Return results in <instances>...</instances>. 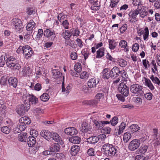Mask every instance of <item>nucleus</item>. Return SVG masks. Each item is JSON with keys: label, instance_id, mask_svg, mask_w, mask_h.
Listing matches in <instances>:
<instances>
[{"label": "nucleus", "instance_id": "nucleus-1", "mask_svg": "<svg viewBox=\"0 0 160 160\" xmlns=\"http://www.w3.org/2000/svg\"><path fill=\"white\" fill-rule=\"evenodd\" d=\"M102 148L105 154L110 156H114L117 152V150L115 146L109 143L104 145Z\"/></svg>", "mask_w": 160, "mask_h": 160}, {"label": "nucleus", "instance_id": "nucleus-2", "mask_svg": "<svg viewBox=\"0 0 160 160\" xmlns=\"http://www.w3.org/2000/svg\"><path fill=\"white\" fill-rule=\"evenodd\" d=\"M30 108V105L28 104H21L18 105L16 108L17 113L20 115L22 116L25 114Z\"/></svg>", "mask_w": 160, "mask_h": 160}, {"label": "nucleus", "instance_id": "nucleus-3", "mask_svg": "<svg viewBox=\"0 0 160 160\" xmlns=\"http://www.w3.org/2000/svg\"><path fill=\"white\" fill-rule=\"evenodd\" d=\"M21 49L23 51L24 55L25 56L26 58L27 59L30 57L33 53L32 48L28 45H26L23 47L20 46L18 50Z\"/></svg>", "mask_w": 160, "mask_h": 160}, {"label": "nucleus", "instance_id": "nucleus-4", "mask_svg": "<svg viewBox=\"0 0 160 160\" xmlns=\"http://www.w3.org/2000/svg\"><path fill=\"white\" fill-rule=\"evenodd\" d=\"M12 23L14 26L15 30L17 32L22 31L24 27L20 19L17 18H13L12 20Z\"/></svg>", "mask_w": 160, "mask_h": 160}, {"label": "nucleus", "instance_id": "nucleus-5", "mask_svg": "<svg viewBox=\"0 0 160 160\" xmlns=\"http://www.w3.org/2000/svg\"><path fill=\"white\" fill-rule=\"evenodd\" d=\"M118 90L125 97H127L129 93V88L124 83H120L118 85Z\"/></svg>", "mask_w": 160, "mask_h": 160}, {"label": "nucleus", "instance_id": "nucleus-6", "mask_svg": "<svg viewBox=\"0 0 160 160\" xmlns=\"http://www.w3.org/2000/svg\"><path fill=\"white\" fill-rule=\"evenodd\" d=\"M142 13V10L139 7L138 8L135 10L130 12L129 14L130 17H132V18L135 19L136 17L138 14H140L141 17L143 18L147 14V12H143Z\"/></svg>", "mask_w": 160, "mask_h": 160}, {"label": "nucleus", "instance_id": "nucleus-7", "mask_svg": "<svg viewBox=\"0 0 160 160\" xmlns=\"http://www.w3.org/2000/svg\"><path fill=\"white\" fill-rule=\"evenodd\" d=\"M140 144L139 139H135L131 141L129 144L128 148L131 151H133L137 149Z\"/></svg>", "mask_w": 160, "mask_h": 160}, {"label": "nucleus", "instance_id": "nucleus-8", "mask_svg": "<svg viewBox=\"0 0 160 160\" xmlns=\"http://www.w3.org/2000/svg\"><path fill=\"white\" fill-rule=\"evenodd\" d=\"M142 87L138 84H134L132 85L130 87V91L135 94L140 93L142 92Z\"/></svg>", "mask_w": 160, "mask_h": 160}, {"label": "nucleus", "instance_id": "nucleus-9", "mask_svg": "<svg viewBox=\"0 0 160 160\" xmlns=\"http://www.w3.org/2000/svg\"><path fill=\"white\" fill-rule=\"evenodd\" d=\"M43 34L47 38H51V41H54L56 37L54 31L49 29H46L44 32Z\"/></svg>", "mask_w": 160, "mask_h": 160}, {"label": "nucleus", "instance_id": "nucleus-10", "mask_svg": "<svg viewBox=\"0 0 160 160\" xmlns=\"http://www.w3.org/2000/svg\"><path fill=\"white\" fill-rule=\"evenodd\" d=\"M111 78L115 79L119 77L120 71L119 68L115 66L110 71Z\"/></svg>", "mask_w": 160, "mask_h": 160}, {"label": "nucleus", "instance_id": "nucleus-11", "mask_svg": "<svg viewBox=\"0 0 160 160\" xmlns=\"http://www.w3.org/2000/svg\"><path fill=\"white\" fill-rule=\"evenodd\" d=\"M158 129L157 128L153 129L152 133L153 134L152 136L153 137L154 140L152 142V143L154 145V146L155 147L160 144L159 141L158 140L157 138V134L158 133Z\"/></svg>", "mask_w": 160, "mask_h": 160}, {"label": "nucleus", "instance_id": "nucleus-12", "mask_svg": "<svg viewBox=\"0 0 160 160\" xmlns=\"http://www.w3.org/2000/svg\"><path fill=\"white\" fill-rule=\"evenodd\" d=\"M81 129L82 132H88V133H90L91 127L88 123L83 122L81 125Z\"/></svg>", "mask_w": 160, "mask_h": 160}, {"label": "nucleus", "instance_id": "nucleus-13", "mask_svg": "<svg viewBox=\"0 0 160 160\" xmlns=\"http://www.w3.org/2000/svg\"><path fill=\"white\" fill-rule=\"evenodd\" d=\"M8 82L9 86L12 87L14 88L17 87L18 81L15 77H12L9 78L8 79Z\"/></svg>", "mask_w": 160, "mask_h": 160}, {"label": "nucleus", "instance_id": "nucleus-14", "mask_svg": "<svg viewBox=\"0 0 160 160\" xmlns=\"http://www.w3.org/2000/svg\"><path fill=\"white\" fill-rule=\"evenodd\" d=\"M40 134L42 137L48 141L51 140L52 132H50L48 130H44L42 131Z\"/></svg>", "mask_w": 160, "mask_h": 160}, {"label": "nucleus", "instance_id": "nucleus-15", "mask_svg": "<svg viewBox=\"0 0 160 160\" xmlns=\"http://www.w3.org/2000/svg\"><path fill=\"white\" fill-rule=\"evenodd\" d=\"M26 98L28 99L29 104H36L38 102V99L33 95L28 94L26 96Z\"/></svg>", "mask_w": 160, "mask_h": 160}, {"label": "nucleus", "instance_id": "nucleus-16", "mask_svg": "<svg viewBox=\"0 0 160 160\" xmlns=\"http://www.w3.org/2000/svg\"><path fill=\"white\" fill-rule=\"evenodd\" d=\"M102 73V78L105 79H108L111 78V72L109 68H105L104 69Z\"/></svg>", "mask_w": 160, "mask_h": 160}, {"label": "nucleus", "instance_id": "nucleus-17", "mask_svg": "<svg viewBox=\"0 0 160 160\" xmlns=\"http://www.w3.org/2000/svg\"><path fill=\"white\" fill-rule=\"evenodd\" d=\"M139 36L143 34V38L144 40L148 38L149 35V31L148 28L145 27L144 29H140L138 32Z\"/></svg>", "mask_w": 160, "mask_h": 160}, {"label": "nucleus", "instance_id": "nucleus-18", "mask_svg": "<svg viewBox=\"0 0 160 160\" xmlns=\"http://www.w3.org/2000/svg\"><path fill=\"white\" fill-rule=\"evenodd\" d=\"M99 82V81L96 79L92 78L90 79L88 82V85L90 88L95 87Z\"/></svg>", "mask_w": 160, "mask_h": 160}, {"label": "nucleus", "instance_id": "nucleus-19", "mask_svg": "<svg viewBox=\"0 0 160 160\" xmlns=\"http://www.w3.org/2000/svg\"><path fill=\"white\" fill-rule=\"evenodd\" d=\"M80 150V147L78 145H73L71 148L70 152L72 156H75Z\"/></svg>", "mask_w": 160, "mask_h": 160}, {"label": "nucleus", "instance_id": "nucleus-20", "mask_svg": "<svg viewBox=\"0 0 160 160\" xmlns=\"http://www.w3.org/2000/svg\"><path fill=\"white\" fill-rule=\"evenodd\" d=\"M60 145L57 143H55L52 144L50 148V150L52 152H57L59 151L60 148Z\"/></svg>", "mask_w": 160, "mask_h": 160}, {"label": "nucleus", "instance_id": "nucleus-21", "mask_svg": "<svg viewBox=\"0 0 160 160\" xmlns=\"http://www.w3.org/2000/svg\"><path fill=\"white\" fill-rule=\"evenodd\" d=\"M27 142H28V145L30 147H33L36 142V138L33 136H29L27 139Z\"/></svg>", "mask_w": 160, "mask_h": 160}, {"label": "nucleus", "instance_id": "nucleus-22", "mask_svg": "<svg viewBox=\"0 0 160 160\" xmlns=\"http://www.w3.org/2000/svg\"><path fill=\"white\" fill-rule=\"evenodd\" d=\"M19 121L20 124H23L25 125L26 124H29L31 123V121L30 118L26 116L21 118L19 119Z\"/></svg>", "mask_w": 160, "mask_h": 160}, {"label": "nucleus", "instance_id": "nucleus-23", "mask_svg": "<svg viewBox=\"0 0 160 160\" xmlns=\"http://www.w3.org/2000/svg\"><path fill=\"white\" fill-rule=\"evenodd\" d=\"M126 126V124L124 122H122L117 129H115V132L118 133V135H120L123 132V130L124 129Z\"/></svg>", "mask_w": 160, "mask_h": 160}, {"label": "nucleus", "instance_id": "nucleus-24", "mask_svg": "<svg viewBox=\"0 0 160 160\" xmlns=\"http://www.w3.org/2000/svg\"><path fill=\"white\" fill-rule=\"evenodd\" d=\"M99 138L98 137H90L87 139V142L89 143L95 144L99 141Z\"/></svg>", "mask_w": 160, "mask_h": 160}, {"label": "nucleus", "instance_id": "nucleus-25", "mask_svg": "<svg viewBox=\"0 0 160 160\" xmlns=\"http://www.w3.org/2000/svg\"><path fill=\"white\" fill-rule=\"evenodd\" d=\"M148 148V146L147 145L142 146L140 148L136 151V153L138 154H143L147 151Z\"/></svg>", "mask_w": 160, "mask_h": 160}, {"label": "nucleus", "instance_id": "nucleus-26", "mask_svg": "<svg viewBox=\"0 0 160 160\" xmlns=\"http://www.w3.org/2000/svg\"><path fill=\"white\" fill-rule=\"evenodd\" d=\"M81 138L76 136H73L70 138H69V141L71 142L74 144H78L79 143Z\"/></svg>", "mask_w": 160, "mask_h": 160}, {"label": "nucleus", "instance_id": "nucleus-27", "mask_svg": "<svg viewBox=\"0 0 160 160\" xmlns=\"http://www.w3.org/2000/svg\"><path fill=\"white\" fill-rule=\"evenodd\" d=\"M105 49L103 48H99L97 51L96 58H101L104 55Z\"/></svg>", "mask_w": 160, "mask_h": 160}, {"label": "nucleus", "instance_id": "nucleus-28", "mask_svg": "<svg viewBox=\"0 0 160 160\" xmlns=\"http://www.w3.org/2000/svg\"><path fill=\"white\" fill-rule=\"evenodd\" d=\"M51 139L55 140L56 142H58L60 141L61 138L58 133L54 132H52Z\"/></svg>", "mask_w": 160, "mask_h": 160}, {"label": "nucleus", "instance_id": "nucleus-29", "mask_svg": "<svg viewBox=\"0 0 160 160\" xmlns=\"http://www.w3.org/2000/svg\"><path fill=\"white\" fill-rule=\"evenodd\" d=\"M119 46L121 48L125 49L126 52L128 51V47L127 45V43L125 40H121L119 43Z\"/></svg>", "mask_w": 160, "mask_h": 160}, {"label": "nucleus", "instance_id": "nucleus-30", "mask_svg": "<svg viewBox=\"0 0 160 160\" xmlns=\"http://www.w3.org/2000/svg\"><path fill=\"white\" fill-rule=\"evenodd\" d=\"M98 1H95L93 4L91 5V8L92 10L97 11L99 9L100 4L98 3Z\"/></svg>", "mask_w": 160, "mask_h": 160}, {"label": "nucleus", "instance_id": "nucleus-31", "mask_svg": "<svg viewBox=\"0 0 160 160\" xmlns=\"http://www.w3.org/2000/svg\"><path fill=\"white\" fill-rule=\"evenodd\" d=\"M36 23L33 21L30 22L27 25L26 29L27 31H30L33 30V28L36 25Z\"/></svg>", "mask_w": 160, "mask_h": 160}, {"label": "nucleus", "instance_id": "nucleus-32", "mask_svg": "<svg viewBox=\"0 0 160 160\" xmlns=\"http://www.w3.org/2000/svg\"><path fill=\"white\" fill-rule=\"evenodd\" d=\"M131 134L127 132L125 133L123 136V140L124 142L127 143L131 138Z\"/></svg>", "mask_w": 160, "mask_h": 160}, {"label": "nucleus", "instance_id": "nucleus-33", "mask_svg": "<svg viewBox=\"0 0 160 160\" xmlns=\"http://www.w3.org/2000/svg\"><path fill=\"white\" fill-rule=\"evenodd\" d=\"M130 128L131 129V132L132 133L137 132L140 130V128L137 124H132L130 126Z\"/></svg>", "mask_w": 160, "mask_h": 160}, {"label": "nucleus", "instance_id": "nucleus-34", "mask_svg": "<svg viewBox=\"0 0 160 160\" xmlns=\"http://www.w3.org/2000/svg\"><path fill=\"white\" fill-rule=\"evenodd\" d=\"M27 133H21L18 135L19 140L21 142H26Z\"/></svg>", "mask_w": 160, "mask_h": 160}, {"label": "nucleus", "instance_id": "nucleus-35", "mask_svg": "<svg viewBox=\"0 0 160 160\" xmlns=\"http://www.w3.org/2000/svg\"><path fill=\"white\" fill-rule=\"evenodd\" d=\"M93 123L95 126L98 128V129H100L102 130V127H104L103 123L102 121H98L97 120L93 121Z\"/></svg>", "mask_w": 160, "mask_h": 160}, {"label": "nucleus", "instance_id": "nucleus-36", "mask_svg": "<svg viewBox=\"0 0 160 160\" xmlns=\"http://www.w3.org/2000/svg\"><path fill=\"white\" fill-rule=\"evenodd\" d=\"M109 48L111 49H113L116 47V42L114 40L109 39Z\"/></svg>", "mask_w": 160, "mask_h": 160}, {"label": "nucleus", "instance_id": "nucleus-37", "mask_svg": "<svg viewBox=\"0 0 160 160\" xmlns=\"http://www.w3.org/2000/svg\"><path fill=\"white\" fill-rule=\"evenodd\" d=\"M111 131V129L109 127H102L101 132L106 134H109Z\"/></svg>", "mask_w": 160, "mask_h": 160}, {"label": "nucleus", "instance_id": "nucleus-38", "mask_svg": "<svg viewBox=\"0 0 160 160\" xmlns=\"http://www.w3.org/2000/svg\"><path fill=\"white\" fill-rule=\"evenodd\" d=\"M49 98V96L47 93H44L40 97V99L43 102L48 101Z\"/></svg>", "mask_w": 160, "mask_h": 160}, {"label": "nucleus", "instance_id": "nucleus-39", "mask_svg": "<svg viewBox=\"0 0 160 160\" xmlns=\"http://www.w3.org/2000/svg\"><path fill=\"white\" fill-rule=\"evenodd\" d=\"M43 30L42 29L38 30V32L36 35L35 39L36 40H39L42 37L43 34Z\"/></svg>", "mask_w": 160, "mask_h": 160}, {"label": "nucleus", "instance_id": "nucleus-40", "mask_svg": "<svg viewBox=\"0 0 160 160\" xmlns=\"http://www.w3.org/2000/svg\"><path fill=\"white\" fill-rule=\"evenodd\" d=\"M151 79L153 83L160 86V81L158 78L154 77L153 75H152L151 77Z\"/></svg>", "mask_w": 160, "mask_h": 160}, {"label": "nucleus", "instance_id": "nucleus-41", "mask_svg": "<svg viewBox=\"0 0 160 160\" xmlns=\"http://www.w3.org/2000/svg\"><path fill=\"white\" fill-rule=\"evenodd\" d=\"M31 70L29 67H25L23 68L22 70V72L23 75H28L31 73Z\"/></svg>", "mask_w": 160, "mask_h": 160}, {"label": "nucleus", "instance_id": "nucleus-42", "mask_svg": "<svg viewBox=\"0 0 160 160\" xmlns=\"http://www.w3.org/2000/svg\"><path fill=\"white\" fill-rule=\"evenodd\" d=\"M53 157L54 158H55L57 159L60 160L64 157V155L62 153H58L54 154Z\"/></svg>", "mask_w": 160, "mask_h": 160}, {"label": "nucleus", "instance_id": "nucleus-43", "mask_svg": "<svg viewBox=\"0 0 160 160\" xmlns=\"http://www.w3.org/2000/svg\"><path fill=\"white\" fill-rule=\"evenodd\" d=\"M118 118L116 116H114L110 120V122L112 126H114L118 123Z\"/></svg>", "mask_w": 160, "mask_h": 160}, {"label": "nucleus", "instance_id": "nucleus-44", "mask_svg": "<svg viewBox=\"0 0 160 160\" xmlns=\"http://www.w3.org/2000/svg\"><path fill=\"white\" fill-rule=\"evenodd\" d=\"M62 35L64 38L68 39L70 38L71 36L70 35V32L68 30H65V32H63Z\"/></svg>", "mask_w": 160, "mask_h": 160}, {"label": "nucleus", "instance_id": "nucleus-45", "mask_svg": "<svg viewBox=\"0 0 160 160\" xmlns=\"http://www.w3.org/2000/svg\"><path fill=\"white\" fill-rule=\"evenodd\" d=\"M87 153L89 156H94L96 154L95 151L92 148L88 149L87 151Z\"/></svg>", "mask_w": 160, "mask_h": 160}, {"label": "nucleus", "instance_id": "nucleus-46", "mask_svg": "<svg viewBox=\"0 0 160 160\" xmlns=\"http://www.w3.org/2000/svg\"><path fill=\"white\" fill-rule=\"evenodd\" d=\"M151 65L152 66L151 67L152 72L153 73H155V71H157V68L156 63L154 60H152V62L151 63Z\"/></svg>", "mask_w": 160, "mask_h": 160}, {"label": "nucleus", "instance_id": "nucleus-47", "mask_svg": "<svg viewBox=\"0 0 160 160\" xmlns=\"http://www.w3.org/2000/svg\"><path fill=\"white\" fill-rule=\"evenodd\" d=\"M52 73L53 76L55 78L59 77L62 75V73L59 71H57L56 70H53L52 71Z\"/></svg>", "mask_w": 160, "mask_h": 160}, {"label": "nucleus", "instance_id": "nucleus-48", "mask_svg": "<svg viewBox=\"0 0 160 160\" xmlns=\"http://www.w3.org/2000/svg\"><path fill=\"white\" fill-rule=\"evenodd\" d=\"M1 131L3 133L8 134L10 132V129L7 126H4L1 128Z\"/></svg>", "mask_w": 160, "mask_h": 160}, {"label": "nucleus", "instance_id": "nucleus-49", "mask_svg": "<svg viewBox=\"0 0 160 160\" xmlns=\"http://www.w3.org/2000/svg\"><path fill=\"white\" fill-rule=\"evenodd\" d=\"M121 77L124 78H128V75L124 70H123L120 71L119 77Z\"/></svg>", "mask_w": 160, "mask_h": 160}, {"label": "nucleus", "instance_id": "nucleus-50", "mask_svg": "<svg viewBox=\"0 0 160 160\" xmlns=\"http://www.w3.org/2000/svg\"><path fill=\"white\" fill-rule=\"evenodd\" d=\"M132 4L134 6H138V8L139 7L141 8V0H132Z\"/></svg>", "mask_w": 160, "mask_h": 160}, {"label": "nucleus", "instance_id": "nucleus-51", "mask_svg": "<svg viewBox=\"0 0 160 160\" xmlns=\"http://www.w3.org/2000/svg\"><path fill=\"white\" fill-rule=\"evenodd\" d=\"M88 76V74L87 72H83L81 74L80 78L81 79L87 78Z\"/></svg>", "mask_w": 160, "mask_h": 160}, {"label": "nucleus", "instance_id": "nucleus-52", "mask_svg": "<svg viewBox=\"0 0 160 160\" xmlns=\"http://www.w3.org/2000/svg\"><path fill=\"white\" fill-rule=\"evenodd\" d=\"M98 100H96V99L91 100H89V105L90 106H94L96 105L98 102Z\"/></svg>", "mask_w": 160, "mask_h": 160}, {"label": "nucleus", "instance_id": "nucleus-53", "mask_svg": "<svg viewBox=\"0 0 160 160\" xmlns=\"http://www.w3.org/2000/svg\"><path fill=\"white\" fill-rule=\"evenodd\" d=\"M119 0H111V3L110 6L112 8L115 7Z\"/></svg>", "mask_w": 160, "mask_h": 160}, {"label": "nucleus", "instance_id": "nucleus-54", "mask_svg": "<svg viewBox=\"0 0 160 160\" xmlns=\"http://www.w3.org/2000/svg\"><path fill=\"white\" fill-rule=\"evenodd\" d=\"M17 126L21 132L24 130L26 128V125L21 124L18 125Z\"/></svg>", "mask_w": 160, "mask_h": 160}, {"label": "nucleus", "instance_id": "nucleus-55", "mask_svg": "<svg viewBox=\"0 0 160 160\" xmlns=\"http://www.w3.org/2000/svg\"><path fill=\"white\" fill-rule=\"evenodd\" d=\"M7 81V77L5 76H3L2 77L0 82L2 84L4 85L6 83Z\"/></svg>", "mask_w": 160, "mask_h": 160}, {"label": "nucleus", "instance_id": "nucleus-56", "mask_svg": "<svg viewBox=\"0 0 160 160\" xmlns=\"http://www.w3.org/2000/svg\"><path fill=\"white\" fill-rule=\"evenodd\" d=\"M62 25L65 29H68L69 28L68 25L69 24L67 20H65L64 21H62Z\"/></svg>", "mask_w": 160, "mask_h": 160}, {"label": "nucleus", "instance_id": "nucleus-57", "mask_svg": "<svg viewBox=\"0 0 160 160\" xmlns=\"http://www.w3.org/2000/svg\"><path fill=\"white\" fill-rule=\"evenodd\" d=\"M120 66L122 67H125L127 64V62L123 59H121L119 62Z\"/></svg>", "mask_w": 160, "mask_h": 160}, {"label": "nucleus", "instance_id": "nucleus-58", "mask_svg": "<svg viewBox=\"0 0 160 160\" xmlns=\"http://www.w3.org/2000/svg\"><path fill=\"white\" fill-rule=\"evenodd\" d=\"M139 46L138 43H135L132 46V50L134 52H137L139 49Z\"/></svg>", "mask_w": 160, "mask_h": 160}, {"label": "nucleus", "instance_id": "nucleus-59", "mask_svg": "<svg viewBox=\"0 0 160 160\" xmlns=\"http://www.w3.org/2000/svg\"><path fill=\"white\" fill-rule=\"evenodd\" d=\"M144 84L150 88V80L145 77H144Z\"/></svg>", "mask_w": 160, "mask_h": 160}, {"label": "nucleus", "instance_id": "nucleus-60", "mask_svg": "<svg viewBox=\"0 0 160 160\" xmlns=\"http://www.w3.org/2000/svg\"><path fill=\"white\" fill-rule=\"evenodd\" d=\"M30 134H32L34 137H37L38 135V132L36 130L34 129L31 130Z\"/></svg>", "mask_w": 160, "mask_h": 160}, {"label": "nucleus", "instance_id": "nucleus-61", "mask_svg": "<svg viewBox=\"0 0 160 160\" xmlns=\"http://www.w3.org/2000/svg\"><path fill=\"white\" fill-rule=\"evenodd\" d=\"M71 128L70 135H74L77 133L78 131L74 128L71 127Z\"/></svg>", "mask_w": 160, "mask_h": 160}, {"label": "nucleus", "instance_id": "nucleus-62", "mask_svg": "<svg viewBox=\"0 0 160 160\" xmlns=\"http://www.w3.org/2000/svg\"><path fill=\"white\" fill-rule=\"evenodd\" d=\"M71 58L73 60H75L77 58V53L75 52H72L71 54Z\"/></svg>", "mask_w": 160, "mask_h": 160}, {"label": "nucleus", "instance_id": "nucleus-63", "mask_svg": "<svg viewBox=\"0 0 160 160\" xmlns=\"http://www.w3.org/2000/svg\"><path fill=\"white\" fill-rule=\"evenodd\" d=\"M41 85L39 83H37L34 86V89L36 91H39L41 90Z\"/></svg>", "mask_w": 160, "mask_h": 160}, {"label": "nucleus", "instance_id": "nucleus-64", "mask_svg": "<svg viewBox=\"0 0 160 160\" xmlns=\"http://www.w3.org/2000/svg\"><path fill=\"white\" fill-rule=\"evenodd\" d=\"M21 66L18 63H16L11 68L12 70L15 71L16 70H19Z\"/></svg>", "mask_w": 160, "mask_h": 160}]
</instances>
